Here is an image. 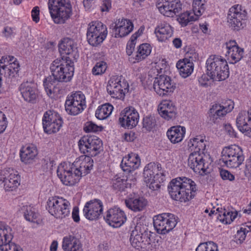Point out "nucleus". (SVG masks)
<instances>
[{
    "label": "nucleus",
    "instance_id": "nucleus-64",
    "mask_svg": "<svg viewBox=\"0 0 251 251\" xmlns=\"http://www.w3.org/2000/svg\"><path fill=\"white\" fill-rule=\"evenodd\" d=\"M135 43L127 42L126 48V52L128 55H130L134 50Z\"/></svg>",
    "mask_w": 251,
    "mask_h": 251
},
{
    "label": "nucleus",
    "instance_id": "nucleus-32",
    "mask_svg": "<svg viewBox=\"0 0 251 251\" xmlns=\"http://www.w3.org/2000/svg\"><path fill=\"white\" fill-rule=\"evenodd\" d=\"M126 206L131 210L137 212L142 211L147 204L146 201L142 197H139L135 194H130L125 200Z\"/></svg>",
    "mask_w": 251,
    "mask_h": 251
},
{
    "label": "nucleus",
    "instance_id": "nucleus-57",
    "mask_svg": "<svg viewBox=\"0 0 251 251\" xmlns=\"http://www.w3.org/2000/svg\"><path fill=\"white\" fill-rule=\"evenodd\" d=\"M15 29L10 26H6L2 31L3 36L6 38H12L15 34Z\"/></svg>",
    "mask_w": 251,
    "mask_h": 251
},
{
    "label": "nucleus",
    "instance_id": "nucleus-5",
    "mask_svg": "<svg viewBox=\"0 0 251 251\" xmlns=\"http://www.w3.org/2000/svg\"><path fill=\"white\" fill-rule=\"evenodd\" d=\"M49 10L55 23H63L70 16L72 9L69 0H49Z\"/></svg>",
    "mask_w": 251,
    "mask_h": 251
},
{
    "label": "nucleus",
    "instance_id": "nucleus-56",
    "mask_svg": "<svg viewBox=\"0 0 251 251\" xmlns=\"http://www.w3.org/2000/svg\"><path fill=\"white\" fill-rule=\"evenodd\" d=\"M7 122L5 114L0 111V133L3 132L7 127Z\"/></svg>",
    "mask_w": 251,
    "mask_h": 251
},
{
    "label": "nucleus",
    "instance_id": "nucleus-58",
    "mask_svg": "<svg viewBox=\"0 0 251 251\" xmlns=\"http://www.w3.org/2000/svg\"><path fill=\"white\" fill-rule=\"evenodd\" d=\"M220 176L223 179L228 180L232 181L234 179L235 177L229 171L226 170H221L220 171Z\"/></svg>",
    "mask_w": 251,
    "mask_h": 251
},
{
    "label": "nucleus",
    "instance_id": "nucleus-51",
    "mask_svg": "<svg viewBox=\"0 0 251 251\" xmlns=\"http://www.w3.org/2000/svg\"><path fill=\"white\" fill-rule=\"evenodd\" d=\"M198 54L193 50L188 51L183 59H179L177 63H193L197 61Z\"/></svg>",
    "mask_w": 251,
    "mask_h": 251
},
{
    "label": "nucleus",
    "instance_id": "nucleus-33",
    "mask_svg": "<svg viewBox=\"0 0 251 251\" xmlns=\"http://www.w3.org/2000/svg\"><path fill=\"white\" fill-rule=\"evenodd\" d=\"M62 248L63 251H83L82 244L80 240L73 235L63 237Z\"/></svg>",
    "mask_w": 251,
    "mask_h": 251
},
{
    "label": "nucleus",
    "instance_id": "nucleus-9",
    "mask_svg": "<svg viewBox=\"0 0 251 251\" xmlns=\"http://www.w3.org/2000/svg\"><path fill=\"white\" fill-rule=\"evenodd\" d=\"M60 57L57 58L59 62L74 63L78 57L77 44L69 38L63 39L58 44Z\"/></svg>",
    "mask_w": 251,
    "mask_h": 251
},
{
    "label": "nucleus",
    "instance_id": "nucleus-47",
    "mask_svg": "<svg viewBox=\"0 0 251 251\" xmlns=\"http://www.w3.org/2000/svg\"><path fill=\"white\" fill-rule=\"evenodd\" d=\"M205 0H194L193 2V14L197 17L198 19L205 11Z\"/></svg>",
    "mask_w": 251,
    "mask_h": 251
},
{
    "label": "nucleus",
    "instance_id": "nucleus-4",
    "mask_svg": "<svg viewBox=\"0 0 251 251\" xmlns=\"http://www.w3.org/2000/svg\"><path fill=\"white\" fill-rule=\"evenodd\" d=\"M156 233L144 230L142 231L140 226L137 225L131 233L130 242L132 246L137 250H152L156 249Z\"/></svg>",
    "mask_w": 251,
    "mask_h": 251
},
{
    "label": "nucleus",
    "instance_id": "nucleus-24",
    "mask_svg": "<svg viewBox=\"0 0 251 251\" xmlns=\"http://www.w3.org/2000/svg\"><path fill=\"white\" fill-rule=\"evenodd\" d=\"M238 129L245 135L251 137V107L248 111H240L236 117Z\"/></svg>",
    "mask_w": 251,
    "mask_h": 251
},
{
    "label": "nucleus",
    "instance_id": "nucleus-31",
    "mask_svg": "<svg viewBox=\"0 0 251 251\" xmlns=\"http://www.w3.org/2000/svg\"><path fill=\"white\" fill-rule=\"evenodd\" d=\"M140 163L139 155L135 153H130L123 158L120 166L124 172H130L138 169Z\"/></svg>",
    "mask_w": 251,
    "mask_h": 251
},
{
    "label": "nucleus",
    "instance_id": "nucleus-16",
    "mask_svg": "<svg viewBox=\"0 0 251 251\" xmlns=\"http://www.w3.org/2000/svg\"><path fill=\"white\" fill-rule=\"evenodd\" d=\"M234 103L231 100H227L222 104H213L209 109V120L217 123L234 108Z\"/></svg>",
    "mask_w": 251,
    "mask_h": 251
},
{
    "label": "nucleus",
    "instance_id": "nucleus-22",
    "mask_svg": "<svg viewBox=\"0 0 251 251\" xmlns=\"http://www.w3.org/2000/svg\"><path fill=\"white\" fill-rule=\"evenodd\" d=\"M177 222L174 214L163 213L158 214V233L165 234L172 230Z\"/></svg>",
    "mask_w": 251,
    "mask_h": 251
},
{
    "label": "nucleus",
    "instance_id": "nucleus-26",
    "mask_svg": "<svg viewBox=\"0 0 251 251\" xmlns=\"http://www.w3.org/2000/svg\"><path fill=\"white\" fill-rule=\"evenodd\" d=\"M226 50V56L229 63H237L243 57L244 50L240 48L235 40H230L225 44Z\"/></svg>",
    "mask_w": 251,
    "mask_h": 251
},
{
    "label": "nucleus",
    "instance_id": "nucleus-52",
    "mask_svg": "<svg viewBox=\"0 0 251 251\" xmlns=\"http://www.w3.org/2000/svg\"><path fill=\"white\" fill-rule=\"evenodd\" d=\"M83 129L86 132H97L101 131L102 127L97 125L91 121H89L85 124Z\"/></svg>",
    "mask_w": 251,
    "mask_h": 251
},
{
    "label": "nucleus",
    "instance_id": "nucleus-12",
    "mask_svg": "<svg viewBox=\"0 0 251 251\" xmlns=\"http://www.w3.org/2000/svg\"><path fill=\"white\" fill-rule=\"evenodd\" d=\"M20 182V176L17 171L10 168L0 171V185H2L6 191L15 190Z\"/></svg>",
    "mask_w": 251,
    "mask_h": 251
},
{
    "label": "nucleus",
    "instance_id": "nucleus-7",
    "mask_svg": "<svg viewBox=\"0 0 251 251\" xmlns=\"http://www.w3.org/2000/svg\"><path fill=\"white\" fill-rule=\"evenodd\" d=\"M70 203L60 197H50L47 201V209L56 218L62 219L70 213Z\"/></svg>",
    "mask_w": 251,
    "mask_h": 251
},
{
    "label": "nucleus",
    "instance_id": "nucleus-13",
    "mask_svg": "<svg viewBox=\"0 0 251 251\" xmlns=\"http://www.w3.org/2000/svg\"><path fill=\"white\" fill-rule=\"evenodd\" d=\"M44 131L48 134L57 132L61 128L63 121L60 115L54 110L46 111L42 118Z\"/></svg>",
    "mask_w": 251,
    "mask_h": 251
},
{
    "label": "nucleus",
    "instance_id": "nucleus-1",
    "mask_svg": "<svg viewBox=\"0 0 251 251\" xmlns=\"http://www.w3.org/2000/svg\"><path fill=\"white\" fill-rule=\"evenodd\" d=\"M93 167V160L88 155L76 158L74 163L64 162L58 166L57 175L62 183L73 186L77 183L82 175L89 173Z\"/></svg>",
    "mask_w": 251,
    "mask_h": 251
},
{
    "label": "nucleus",
    "instance_id": "nucleus-42",
    "mask_svg": "<svg viewBox=\"0 0 251 251\" xmlns=\"http://www.w3.org/2000/svg\"><path fill=\"white\" fill-rule=\"evenodd\" d=\"M20 211L24 214L25 218L27 221L35 222L38 216V214L36 212L35 209L31 205L22 204L20 206Z\"/></svg>",
    "mask_w": 251,
    "mask_h": 251
},
{
    "label": "nucleus",
    "instance_id": "nucleus-17",
    "mask_svg": "<svg viewBox=\"0 0 251 251\" xmlns=\"http://www.w3.org/2000/svg\"><path fill=\"white\" fill-rule=\"evenodd\" d=\"M139 120L137 110L132 106L125 108L120 113L119 123L124 128L132 129L135 127Z\"/></svg>",
    "mask_w": 251,
    "mask_h": 251
},
{
    "label": "nucleus",
    "instance_id": "nucleus-8",
    "mask_svg": "<svg viewBox=\"0 0 251 251\" xmlns=\"http://www.w3.org/2000/svg\"><path fill=\"white\" fill-rule=\"evenodd\" d=\"M108 34L106 26L98 21L88 25L86 33L88 42L92 46H97L106 39Z\"/></svg>",
    "mask_w": 251,
    "mask_h": 251
},
{
    "label": "nucleus",
    "instance_id": "nucleus-25",
    "mask_svg": "<svg viewBox=\"0 0 251 251\" xmlns=\"http://www.w3.org/2000/svg\"><path fill=\"white\" fill-rule=\"evenodd\" d=\"M133 27L130 20L124 18L119 19L112 28L113 36L117 38L125 37L133 30Z\"/></svg>",
    "mask_w": 251,
    "mask_h": 251
},
{
    "label": "nucleus",
    "instance_id": "nucleus-61",
    "mask_svg": "<svg viewBox=\"0 0 251 251\" xmlns=\"http://www.w3.org/2000/svg\"><path fill=\"white\" fill-rule=\"evenodd\" d=\"M31 17L32 20L35 23L39 21V9L38 7H35L31 11Z\"/></svg>",
    "mask_w": 251,
    "mask_h": 251
},
{
    "label": "nucleus",
    "instance_id": "nucleus-45",
    "mask_svg": "<svg viewBox=\"0 0 251 251\" xmlns=\"http://www.w3.org/2000/svg\"><path fill=\"white\" fill-rule=\"evenodd\" d=\"M180 75L183 78L190 76L194 71L193 64H176Z\"/></svg>",
    "mask_w": 251,
    "mask_h": 251
},
{
    "label": "nucleus",
    "instance_id": "nucleus-63",
    "mask_svg": "<svg viewBox=\"0 0 251 251\" xmlns=\"http://www.w3.org/2000/svg\"><path fill=\"white\" fill-rule=\"evenodd\" d=\"M96 0H83V5L86 10L93 8Z\"/></svg>",
    "mask_w": 251,
    "mask_h": 251
},
{
    "label": "nucleus",
    "instance_id": "nucleus-44",
    "mask_svg": "<svg viewBox=\"0 0 251 251\" xmlns=\"http://www.w3.org/2000/svg\"><path fill=\"white\" fill-rule=\"evenodd\" d=\"M151 48L150 44L144 43L139 47L135 59L137 61H140L146 58L151 52Z\"/></svg>",
    "mask_w": 251,
    "mask_h": 251
},
{
    "label": "nucleus",
    "instance_id": "nucleus-53",
    "mask_svg": "<svg viewBox=\"0 0 251 251\" xmlns=\"http://www.w3.org/2000/svg\"><path fill=\"white\" fill-rule=\"evenodd\" d=\"M249 230L244 227H241L239 230H237L236 234L235 235V240L237 244H241L245 240L247 233Z\"/></svg>",
    "mask_w": 251,
    "mask_h": 251
},
{
    "label": "nucleus",
    "instance_id": "nucleus-21",
    "mask_svg": "<svg viewBox=\"0 0 251 251\" xmlns=\"http://www.w3.org/2000/svg\"><path fill=\"white\" fill-rule=\"evenodd\" d=\"M203 153L193 151L190 153L188 159V164L195 173L203 175L207 173L208 164L204 162Z\"/></svg>",
    "mask_w": 251,
    "mask_h": 251
},
{
    "label": "nucleus",
    "instance_id": "nucleus-29",
    "mask_svg": "<svg viewBox=\"0 0 251 251\" xmlns=\"http://www.w3.org/2000/svg\"><path fill=\"white\" fill-rule=\"evenodd\" d=\"M19 91L25 100L33 102L37 97L36 85L32 81L22 83L19 87Z\"/></svg>",
    "mask_w": 251,
    "mask_h": 251
},
{
    "label": "nucleus",
    "instance_id": "nucleus-15",
    "mask_svg": "<svg viewBox=\"0 0 251 251\" xmlns=\"http://www.w3.org/2000/svg\"><path fill=\"white\" fill-rule=\"evenodd\" d=\"M128 88V84L125 78L121 75H115L109 80L107 90L112 97L120 99L124 98Z\"/></svg>",
    "mask_w": 251,
    "mask_h": 251
},
{
    "label": "nucleus",
    "instance_id": "nucleus-55",
    "mask_svg": "<svg viewBox=\"0 0 251 251\" xmlns=\"http://www.w3.org/2000/svg\"><path fill=\"white\" fill-rule=\"evenodd\" d=\"M1 251H23L22 248L13 242L10 241L0 249Z\"/></svg>",
    "mask_w": 251,
    "mask_h": 251
},
{
    "label": "nucleus",
    "instance_id": "nucleus-37",
    "mask_svg": "<svg viewBox=\"0 0 251 251\" xmlns=\"http://www.w3.org/2000/svg\"><path fill=\"white\" fill-rule=\"evenodd\" d=\"M126 177L121 174L114 176L111 179V183L114 189L119 191H125V189L130 188L131 183H130Z\"/></svg>",
    "mask_w": 251,
    "mask_h": 251
},
{
    "label": "nucleus",
    "instance_id": "nucleus-10",
    "mask_svg": "<svg viewBox=\"0 0 251 251\" xmlns=\"http://www.w3.org/2000/svg\"><path fill=\"white\" fill-rule=\"evenodd\" d=\"M85 96L81 91L75 92L68 96L65 104L66 112L72 115H76L86 108Z\"/></svg>",
    "mask_w": 251,
    "mask_h": 251
},
{
    "label": "nucleus",
    "instance_id": "nucleus-6",
    "mask_svg": "<svg viewBox=\"0 0 251 251\" xmlns=\"http://www.w3.org/2000/svg\"><path fill=\"white\" fill-rule=\"evenodd\" d=\"M244 160L243 151L238 146L234 145L226 147L222 151L221 161L228 168H236L242 164Z\"/></svg>",
    "mask_w": 251,
    "mask_h": 251
},
{
    "label": "nucleus",
    "instance_id": "nucleus-41",
    "mask_svg": "<svg viewBox=\"0 0 251 251\" xmlns=\"http://www.w3.org/2000/svg\"><path fill=\"white\" fill-rule=\"evenodd\" d=\"M172 27L167 23L161 24L158 25V41L164 42L172 36Z\"/></svg>",
    "mask_w": 251,
    "mask_h": 251
},
{
    "label": "nucleus",
    "instance_id": "nucleus-14",
    "mask_svg": "<svg viewBox=\"0 0 251 251\" xmlns=\"http://www.w3.org/2000/svg\"><path fill=\"white\" fill-rule=\"evenodd\" d=\"M247 13L241 5L236 4L229 8L227 15L228 22L235 30H239L245 25Z\"/></svg>",
    "mask_w": 251,
    "mask_h": 251
},
{
    "label": "nucleus",
    "instance_id": "nucleus-30",
    "mask_svg": "<svg viewBox=\"0 0 251 251\" xmlns=\"http://www.w3.org/2000/svg\"><path fill=\"white\" fill-rule=\"evenodd\" d=\"M158 113L162 118L169 121L176 117V108L172 100H164L158 105Z\"/></svg>",
    "mask_w": 251,
    "mask_h": 251
},
{
    "label": "nucleus",
    "instance_id": "nucleus-3",
    "mask_svg": "<svg viewBox=\"0 0 251 251\" xmlns=\"http://www.w3.org/2000/svg\"><path fill=\"white\" fill-rule=\"evenodd\" d=\"M168 190L172 199L186 203L195 198L198 189L196 183L191 179L177 177L170 181Z\"/></svg>",
    "mask_w": 251,
    "mask_h": 251
},
{
    "label": "nucleus",
    "instance_id": "nucleus-18",
    "mask_svg": "<svg viewBox=\"0 0 251 251\" xmlns=\"http://www.w3.org/2000/svg\"><path fill=\"white\" fill-rule=\"evenodd\" d=\"M103 210L102 202L98 199H94L86 202L83 209V216L90 221L99 219Z\"/></svg>",
    "mask_w": 251,
    "mask_h": 251
},
{
    "label": "nucleus",
    "instance_id": "nucleus-38",
    "mask_svg": "<svg viewBox=\"0 0 251 251\" xmlns=\"http://www.w3.org/2000/svg\"><path fill=\"white\" fill-rule=\"evenodd\" d=\"M13 237L11 227L0 222V249L11 241Z\"/></svg>",
    "mask_w": 251,
    "mask_h": 251
},
{
    "label": "nucleus",
    "instance_id": "nucleus-36",
    "mask_svg": "<svg viewBox=\"0 0 251 251\" xmlns=\"http://www.w3.org/2000/svg\"><path fill=\"white\" fill-rule=\"evenodd\" d=\"M206 143L207 141L205 139V136L199 135L190 138L188 146L191 151L194 150V151H198L203 154Z\"/></svg>",
    "mask_w": 251,
    "mask_h": 251
},
{
    "label": "nucleus",
    "instance_id": "nucleus-11",
    "mask_svg": "<svg viewBox=\"0 0 251 251\" xmlns=\"http://www.w3.org/2000/svg\"><path fill=\"white\" fill-rule=\"evenodd\" d=\"M101 140L96 136H84L78 143L79 149L81 153L88 155L95 156L102 147Z\"/></svg>",
    "mask_w": 251,
    "mask_h": 251
},
{
    "label": "nucleus",
    "instance_id": "nucleus-39",
    "mask_svg": "<svg viewBox=\"0 0 251 251\" xmlns=\"http://www.w3.org/2000/svg\"><path fill=\"white\" fill-rule=\"evenodd\" d=\"M218 214L217 220L224 224H230L237 217L238 212L236 211H231L229 209L220 208Z\"/></svg>",
    "mask_w": 251,
    "mask_h": 251
},
{
    "label": "nucleus",
    "instance_id": "nucleus-54",
    "mask_svg": "<svg viewBox=\"0 0 251 251\" xmlns=\"http://www.w3.org/2000/svg\"><path fill=\"white\" fill-rule=\"evenodd\" d=\"M107 68V64H96L92 69V72L94 75H101L105 72Z\"/></svg>",
    "mask_w": 251,
    "mask_h": 251
},
{
    "label": "nucleus",
    "instance_id": "nucleus-50",
    "mask_svg": "<svg viewBox=\"0 0 251 251\" xmlns=\"http://www.w3.org/2000/svg\"><path fill=\"white\" fill-rule=\"evenodd\" d=\"M196 251H218V246L212 241L201 243L197 247Z\"/></svg>",
    "mask_w": 251,
    "mask_h": 251
},
{
    "label": "nucleus",
    "instance_id": "nucleus-35",
    "mask_svg": "<svg viewBox=\"0 0 251 251\" xmlns=\"http://www.w3.org/2000/svg\"><path fill=\"white\" fill-rule=\"evenodd\" d=\"M186 133V128L183 126H173L168 129L167 136L171 143L173 144L181 142L184 139Z\"/></svg>",
    "mask_w": 251,
    "mask_h": 251
},
{
    "label": "nucleus",
    "instance_id": "nucleus-34",
    "mask_svg": "<svg viewBox=\"0 0 251 251\" xmlns=\"http://www.w3.org/2000/svg\"><path fill=\"white\" fill-rule=\"evenodd\" d=\"M38 154L36 147L33 145H27L23 147L20 151L21 161L25 164L32 163Z\"/></svg>",
    "mask_w": 251,
    "mask_h": 251
},
{
    "label": "nucleus",
    "instance_id": "nucleus-59",
    "mask_svg": "<svg viewBox=\"0 0 251 251\" xmlns=\"http://www.w3.org/2000/svg\"><path fill=\"white\" fill-rule=\"evenodd\" d=\"M219 62H221L222 63L225 62L226 63H227L226 60L224 59L221 56L216 55H212L210 56L207 59L206 63H218Z\"/></svg>",
    "mask_w": 251,
    "mask_h": 251
},
{
    "label": "nucleus",
    "instance_id": "nucleus-20",
    "mask_svg": "<svg viewBox=\"0 0 251 251\" xmlns=\"http://www.w3.org/2000/svg\"><path fill=\"white\" fill-rule=\"evenodd\" d=\"M180 0H158V10L163 15L174 17L181 10Z\"/></svg>",
    "mask_w": 251,
    "mask_h": 251
},
{
    "label": "nucleus",
    "instance_id": "nucleus-28",
    "mask_svg": "<svg viewBox=\"0 0 251 251\" xmlns=\"http://www.w3.org/2000/svg\"><path fill=\"white\" fill-rule=\"evenodd\" d=\"M143 174L144 181L147 186L152 190H155L157 188V166L155 163L151 162L147 164L144 168Z\"/></svg>",
    "mask_w": 251,
    "mask_h": 251
},
{
    "label": "nucleus",
    "instance_id": "nucleus-23",
    "mask_svg": "<svg viewBox=\"0 0 251 251\" xmlns=\"http://www.w3.org/2000/svg\"><path fill=\"white\" fill-rule=\"evenodd\" d=\"M207 74L216 81H221L227 78L229 75L228 64H206Z\"/></svg>",
    "mask_w": 251,
    "mask_h": 251
},
{
    "label": "nucleus",
    "instance_id": "nucleus-49",
    "mask_svg": "<svg viewBox=\"0 0 251 251\" xmlns=\"http://www.w3.org/2000/svg\"><path fill=\"white\" fill-rule=\"evenodd\" d=\"M216 81L212 76L207 74V70L206 69V73L202 75L198 78L199 85L202 87L207 88L213 86L214 81Z\"/></svg>",
    "mask_w": 251,
    "mask_h": 251
},
{
    "label": "nucleus",
    "instance_id": "nucleus-19",
    "mask_svg": "<svg viewBox=\"0 0 251 251\" xmlns=\"http://www.w3.org/2000/svg\"><path fill=\"white\" fill-rule=\"evenodd\" d=\"M104 219L109 226L116 228L121 226L127 220L125 212L117 206L108 209Z\"/></svg>",
    "mask_w": 251,
    "mask_h": 251
},
{
    "label": "nucleus",
    "instance_id": "nucleus-62",
    "mask_svg": "<svg viewBox=\"0 0 251 251\" xmlns=\"http://www.w3.org/2000/svg\"><path fill=\"white\" fill-rule=\"evenodd\" d=\"M111 8V1L110 0H104L100 6L102 12H108Z\"/></svg>",
    "mask_w": 251,
    "mask_h": 251
},
{
    "label": "nucleus",
    "instance_id": "nucleus-40",
    "mask_svg": "<svg viewBox=\"0 0 251 251\" xmlns=\"http://www.w3.org/2000/svg\"><path fill=\"white\" fill-rule=\"evenodd\" d=\"M114 107L109 103H105L98 106L96 112V117L100 120H104L109 117L113 110Z\"/></svg>",
    "mask_w": 251,
    "mask_h": 251
},
{
    "label": "nucleus",
    "instance_id": "nucleus-60",
    "mask_svg": "<svg viewBox=\"0 0 251 251\" xmlns=\"http://www.w3.org/2000/svg\"><path fill=\"white\" fill-rule=\"evenodd\" d=\"M17 59L12 55H4L0 59V63H16Z\"/></svg>",
    "mask_w": 251,
    "mask_h": 251
},
{
    "label": "nucleus",
    "instance_id": "nucleus-2",
    "mask_svg": "<svg viewBox=\"0 0 251 251\" xmlns=\"http://www.w3.org/2000/svg\"><path fill=\"white\" fill-rule=\"evenodd\" d=\"M50 69L53 76L46 78L43 85L48 96L54 98L58 92V82L70 81L74 76L75 68L73 64H51Z\"/></svg>",
    "mask_w": 251,
    "mask_h": 251
},
{
    "label": "nucleus",
    "instance_id": "nucleus-27",
    "mask_svg": "<svg viewBox=\"0 0 251 251\" xmlns=\"http://www.w3.org/2000/svg\"><path fill=\"white\" fill-rule=\"evenodd\" d=\"M158 95L162 96L168 95L174 92L176 88V83L172 78L165 75H161L158 77Z\"/></svg>",
    "mask_w": 251,
    "mask_h": 251
},
{
    "label": "nucleus",
    "instance_id": "nucleus-46",
    "mask_svg": "<svg viewBox=\"0 0 251 251\" xmlns=\"http://www.w3.org/2000/svg\"><path fill=\"white\" fill-rule=\"evenodd\" d=\"M143 128L149 131L156 130V120L154 116H147L143 119Z\"/></svg>",
    "mask_w": 251,
    "mask_h": 251
},
{
    "label": "nucleus",
    "instance_id": "nucleus-43",
    "mask_svg": "<svg viewBox=\"0 0 251 251\" xmlns=\"http://www.w3.org/2000/svg\"><path fill=\"white\" fill-rule=\"evenodd\" d=\"M19 64H0V72L1 75L4 74L6 76L14 77L19 71Z\"/></svg>",
    "mask_w": 251,
    "mask_h": 251
},
{
    "label": "nucleus",
    "instance_id": "nucleus-48",
    "mask_svg": "<svg viewBox=\"0 0 251 251\" xmlns=\"http://www.w3.org/2000/svg\"><path fill=\"white\" fill-rule=\"evenodd\" d=\"M197 17L191 12H186L181 14L177 18V21L182 26H186L190 22L197 21Z\"/></svg>",
    "mask_w": 251,
    "mask_h": 251
}]
</instances>
